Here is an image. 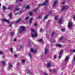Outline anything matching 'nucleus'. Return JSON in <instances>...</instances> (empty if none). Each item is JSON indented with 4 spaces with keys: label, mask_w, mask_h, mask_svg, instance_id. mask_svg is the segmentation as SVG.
<instances>
[{
    "label": "nucleus",
    "mask_w": 75,
    "mask_h": 75,
    "mask_svg": "<svg viewBox=\"0 0 75 75\" xmlns=\"http://www.w3.org/2000/svg\"><path fill=\"white\" fill-rule=\"evenodd\" d=\"M12 67H13V65L10 64V63H9L8 67L9 68H10Z\"/></svg>",
    "instance_id": "obj_20"
},
{
    "label": "nucleus",
    "mask_w": 75,
    "mask_h": 75,
    "mask_svg": "<svg viewBox=\"0 0 75 75\" xmlns=\"http://www.w3.org/2000/svg\"><path fill=\"white\" fill-rule=\"evenodd\" d=\"M25 62V60H23L22 61V62L23 63H24Z\"/></svg>",
    "instance_id": "obj_42"
},
{
    "label": "nucleus",
    "mask_w": 75,
    "mask_h": 75,
    "mask_svg": "<svg viewBox=\"0 0 75 75\" xmlns=\"http://www.w3.org/2000/svg\"><path fill=\"white\" fill-rule=\"evenodd\" d=\"M14 56H15V58H17V54H15Z\"/></svg>",
    "instance_id": "obj_49"
},
{
    "label": "nucleus",
    "mask_w": 75,
    "mask_h": 75,
    "mask_svg": "<svg viewBox=\"0 0 75 75\" xmlns=\"http://www.w3.org/2000/svg\"><path fill=\"white\" fill-rule=\"evenodd\" d=\"M2 58H4V56H3L2 57Z\"/></svg>",
    "instance_id": "obj_61"
},
{
    "label": "nucleus",
    "mask_w": 75,
    "mask_h": 75,
    "mask_svg": "<svg viewBox=\"0 0 75 75\" xmlns=\"http://www.w3.org/2000/svg\"><path fill=\"white\" fill-rule=\"evenodd\" d=\"M31 31L33 32L34 33H35V34H34L33 33H32L31 34V36L32 37H37L38 36L37 33V32H35V31L33 29H32L31 30Z\"/></svg>",
    "instance_id": "obj_1"
},
{
    "label": "nucleus",
    "mask_w": 75,
    "mask_h": 75,
    "mask_svg": "<svg viewBox=\"0 0 75 75\" xmlns=\"http://www.w3.org/2000/svg\"><path fill=\"white\" fill-rule=\"evenodd\" d=\"M19 13L20 14H22V11H20L19 12Z\"/></svg>",
    "instance_id": "obj_47"
},
{
    "label": "nucleus",
    "mask_w": 75,
    "mask_h": 75,
    "mask_svg": "<svg viewBox=\"0 0 75 75\" xmlns=\"http://www.w3.org/2000/svg\"><path fill=\"white\" fill-rule=\"evenodd\" d=\"M20 10V8H16L15 9V10L13 11H18Z\"/></svg>",
    "instance_id": "obj_18"
},
{
    "label": "nucleus",
    "mask_w": 75,
    "mask_h": 75,
    "mask_svg": "<svg viewBox=\"0 0 75 75\" xmlns=\"http://www.w3.org/2000/svg\"><path fill=\"white\" fill-rule=\"evenodd\" d=\"M12 13H10L9 14H8V16L10 17L11 19H12Z\"/></svg>",
    "instance_id": "obj_11"
},
{
    "label": "nucleus",
    "mask_w": 75,
    "mask_h": 75,
    "mask_svg": "<svg viewBox=\"0 0 75 75\" xmlns=\"http://www.w3.org/2000/svg\"><path fill=\"white\" fill-rule=\"evenodd\" d=\"M49 71H51V69H49Z\"/></svg>",
    "instance_id": "obj_63"
},
{
    "label": "nucleus",
    "mask_w": 75,
    "mask_h": 75,
    "mask_svg": "<svg viewBox=\"0 0 75 75\" xmlns=\"http://www.w3.org/2000/svg\"><path fill=\"white\" fill-rule=\"evenodd\" d=\"M47 2H48V0H46L45 1L44 3H43L42 4H39L38 5L39 7H40L41 6H45V5L47 3Z\"/></svg>",
    "instance_id": "obj_3"
},
{
    "label": "nucleus",
    "mask_w": 75,
    "mask_h": 75,
    "mask_svg": "<svg viewBox=\"0 0 75 75\" xmlns=\"http://www.w3.org/2000/svg\"><path fill=\"white\" fill-rule=\"evenodd\" d=\"M49 36H50V35H47L46 37V38H48L49 37Z\"/></svg>",
    "instance_id": "obj_48"
},
{
    "label": "nucleus",
    "mask_w": 75,
    "mask_h": 75,
    "mask_svg": "<svg viewBox=\"0 0 75 75\" xmlns=\"http://www.w3.org/2000/svg\"><path fill=\"white\" fill-rule=\"evenodd\" d=\"M57 56L56 55H54V59H56L57 58Z\"/></svg>",
    "instance_id": "obj_45"
},
{
    "label": "nucleus",
    "mask_w": 75,
    "mask_h": 75,
    "mask_svg": "<svg viewBox=\"0 0 75 75\" xmlns=\"http://www.w3.org/2000/svg\"><path fill=\"white\" fill-rule=\"evenodd\" d=\"M48 53V49H45V54H47Z\"/></svg>",
    "instance_id": "obj_13"
},
{
    "label": "nucleus",
    "mask_w": 75,
    "mask_h": 75,
    "mask_svg": "<svg viewBox=\"0 0 75 75\" xmlns=\"http://www.w3.org/2000/svg\"><path fill=\"white\" fill-rule=\"evenodd\" d=\"M42 15L41 16L40 15L39 16H38V18L39 19H41V18H42Z\"/></svg>",
    "instance_id": "obj_24"
},
{
    "label": "nucleus",
    "mask_w": 75,
    "mask_h": 75,
    "mask_svg": "<svg viewBox=\"0 0 75 75\" xmlns=\"http://www.w3.org/2000/svg\"><path fill=\"white\" fill-rule=\"evenodd\" d=\"M69 59L68 56L66 57L65 58V61H67Z\"/></svg>",
    "instance_id": "obj_19"
},
{
    "label": "nucleus",
    "mask_w": 75,
    "mask_h": 75,
    "mask_svg": "<svg viewBox=\"0 0 75 75\" xmlns=\"http://www.w3.org/2000/svg\"><path fill=\"white\" fill-rule=\"evenodd\" d=\"M18 0H16V3H18Z\"/></svg>",
    "instance_id": "obj_58"
},
{
    "label": "nucleus",
    "mask_w": 75,
    "mask_h": 75,
    "mask_svg": "<svg viewBox=\"0 0 75 75\" xmlns=\"http://www.w3.org/2000/svg\"><path fill=\"white\" fill-rule=\"evenodd\" d=\"M72 26V23L71 22L69 21L68 23V28H71Z\"/></svg>",
    "instance_id": "obj_5"
},
{
    "label": "nucleus",
    "mask_w": 75,
    "mask_h": 75,
    "mask_svg": "<svg viewBox=\"0 0 75 75\" xmlns=\"http://www.w3.org/2000/svg\"><path fill=\"white\" fill-rule=\"evenodd\" d=\"M54 33H55L54 32L52 33L51 35V36H53V35H54Z\"/></svg>",
    "instance_id": "obj_40"
},
{
    "label": "nucleus",
    "mask_w": 75,
    "mask_h": 75,
    "mask_svg": "<svg viewBox=\"0 0 75 75\" xmlns=\"http://www.w3.org/2000/svg\"><path fill=\"white\" fill-rule=\"evenodd\" d=\"M14 33L13 32H11L10 33V35H11V36H14Z\"/></svg>",
    "instance_id": "obj_17"
},
{
    "label": "nucleus",
    "mask_w": 75,
    "mask_h": 75,
    "mask_svg": "<svg viewBox=\"0 0 75 75\" xmlns=\"http://www.w3.org/2000/svg\"><path fill=\"white\" fill-rule=\"evenodd\" d=\"M20 6H21V5L20 4L16 5V7H20Z\"/></svg>",
    "instance_id": "obj_23"
},
{
    "label": "nucleus",
    "mask_w": 75,
    "mask_h": 75,
    "mask_svg": "<svg viewBox=\"0 0 75 75\" xmlns=\"http://www.w3.org/2000/svg\"><path fill=\"white\" fill-rule=\"evenodd\" d=\"M42 31V28H41V29H40V33H41Z\"/></svg>",
    "instance_id": "obj_36"
},
{
    "label": "nucleus",
    "mask_w": 75,
    "mask_h": 75,
    "mask_svg": "<svg viewBox=\"0 0 75 75\" xmlns=\"http://www.w3.org/2000/svg\"><path fill=\"white\" fill-rule=\"evenodd\" d=\"M28 8H29V5H27L25 8V10H27Z\"/></svg>",
    "instance_id": "obj_22"
},
{
    "label": "nucleus",
    "mask_w": 75,
    "mask_h": 75,
    "mask_svg": "<svg viewBox=\"0 0 75 75\" xmlns=\"http://www.w3.org/2000/svg\"><path fill=\"white\" fill-rule=\"evenodd\" d=\"M55 45L57 47H60V48H62V45L60 44H56Z\"/></svg>",
    "instance_id": "obj_7"
},
{
    "label": "nucleus",
    "mask_w": 75,
    "mask_h": 75,
    "mask_svg": "<svg viewBox=\"0 0 75 75\" xmlns=\"http://www.w3.org/2000/svg\"><path fill=\"white\" fill-rule=\"evenodd\" d=\"M61 31H62V32H65V29L64 28L62 29Z\"/></svg>",
    "instance_id": "obj_29"
},
{
    "label": "nucleus",
    "mask_w": 75,
    "mask_h": 75,
    "mask_svg": "<svg viewBox=\"0 0 75 75\" xmlns=\"http://www.w3.org/2000/svg\"><path fill=\"white\" fill-rule=\"evenodd\" d=\"M57 3V1H54V3L53 4V7H55V4Z\"/></svg>",
    "instance_id": "obj_14"
},
{
    "label": "nucleus",
    "mask_w": 75,
    "mask_h": 75,
    "mask_svg": "<svg viewBox=\"0 0 75 75\" xmlns=\"http://www.w3.org/2000/svg\"><path fill=\"white\" fill-rule=\"evenodd\" d=\"M29 57H30V58H31L32 56H31V53H29L28 54Z\"/></svg>",
    "instance_id": "obj_33"
},
{
    "label": "nucleus",
    "mask_w": 75,
    "mask_h": 75,
    "mask_svg": "<svg viewBox=\"0 0 75 75\" xmlns=\"http://www.w3.org/2000/svg\"><path fill=\"white\" fill-rule=\"evenodd\" d=\"M58 18V16H56L55 17H54V19L55 20H57V19Z\"/></svg>",
    "instance_id": "obj_31"
},
{
    "label": "nucleus",
    "mask_w": 75,
    "mask_h": 75,
    "mask_svg": "<svg viewBox=\"0 0 75 75\" xmlns=\"http://www.w3.org/2000/svg\"><path fill=\"white\" fill-rule=\"evenodd\" d=\"M13 23H11V24H10V25H9V27H11V25H12L13 24Z\"/></svg>",
    "instance_id": "obj_44"
},
{
    "label": "nucleus",
    "mask_w": 75,
    "mask_h": 75,
    "mask_svg": "<svg viewBox=\"0 0 75 75\" xmlns=\"http://www.w3.org/2000/svg\"><path fill=\"white\" fill-rule=\"evenodd\" d=\"M48 18V16L46 15L45 16V20H47Z\"/></svg>",
    "instance_id": "obj_21"
},
{
    "label": "nucleus",
    "mask_w": 75,
    "mask_h": 75,
    "mask_svg": "<svg viewBox=\"0 0 75 75\" xmlns=\"http://www.w3.org/2000/svg\"><path fill=\"white\" fill-rule=\"evenodd\" d=\"M30 42H31V40H29L28 41V45H30Z\"/></svg>",
    "instance_id": "obj_34"
},
{
    "label": "nucleus",
    "mask_w": 75,
    "mask_h": 75,
    "mask_svg": "<svg viewBox=\"0 0 75 75\" xmlns=\"http://www.w3.org/2000/svg\"><path fill=\"white\" fill-rule=\"evenodd\" d=\"M14 41H17V40H16V39H14Z\"/></svg>",
    "instance_id": "obj_54"
},
{
    "label": "nucleus",
    "mask_w": 75,
    "mask_h": 75,
    "mask_svg": "<svg viewBox=\"0 0 75 75\" xmlns=\"http://www.w3.org/2000/svg\"><path fill=\"white\" fill-rule=\"evenodd\" d=\"M19 1L21 2V1H23V0H19Z\"/></svg>",
    "instance_id": "obj_56"
},
{
    "label": "nucleus",
    "mask_w": 75,
    "mask_h": 75,
    "mask_svg": "<svg viewBox=\"0 0 75 75\" xmlns=\"http://www.w3.org/2000/svg\"><path fill=\"white\" fill-rule=\"evenodd\" d=\"M73 19H74V21H75V16H74V17H73Z\"/></svg>",
    "instance_id": "obj_50"
},
{
    "label": "nucleus",
    "mask_w": 75,
    "mask_h": 75,
    "mask_svg": "<svg viewBox=\"0 0 75 75\" xmlns=\"http://www.w3.org/2000/svg\"><path fill=\"white\" fill-rule=\"evenodd\" d=\"M10 50L12 53H13V49L12 48H10Z\"/></svg>",
    "instance_id": "obj_28"
},
{
    "label": "nucleus",
    "mask_w": 75,
    "mask_h": 75,
    "mask_svg": "<svg viewBox=\"0 0 75 75\" xmlns=\"http://www.w3.org/2000/svg\"><path fill=\"white\" fill-rule=\"evenodd\" d=\"M34 25L35 27H37V23H35Z\"/></svg>",
    "instance_id": "obj_39"
},
{
    "label": "nucleus",
    "mask_w": 75,
    "mask_h": 75,
    "mask_svg": "<svg viewBox=\"0 0 75 75\" xmlns=\"http://www.w3.org/2000/svg\"><path fill=\"white\" fill-rule=\"evenodd\" d=\"M33 52H34V53L35 54V53H37V50H34Z\"/></svg>",
    "instance_id": "obj_32"
},
{
    "label": "nucleus",
    "mask_w": 75,
    "mask_h": 75,
    "mask_svg": "<svg viewBox=\"0 0 75 75\" xmlns=\"http://www.w3.org/2000/svg\"><path fill=\"white\" fill-rule=\"evenodd\" d=\"M6 21V22H7V23H8V24H9L10 23V21L8 20H6L5 18L3 19H2V22H4V21Z\"/></svg>",
    "instance_id": "obj_6"
},
{
    "label": "nucleus",
    "mask_w": 75,
    "mask_h": 75,
    "mask_svg": "<svg viewBox=\"0 0 75 75\" xmlns=\"http://www.w3.org/2000/svg\"><path fill=\"white\" fill-rule=\"evenodd\" d=\"M34 50L33 48H31V51L32 52H33V51H34Z\"/></svg>",
    "instance_id": "obj_35"
},
{
    "label": "nucleus",
    "mask_w": 75,
    "mask_h": 75,
    "mask_svg": "<svg viewBox=\"0 0 75 75\" xmlns=\"http://www.w3.org/2000/svg\"><path fill=\"white\" fill-rule=\"evenodd\" d=\"M1 7V3H0V7Z\"/></svg>",
    "instance_id": "obj_62"
},
{
    "label": "nucleus",
    "mask_w": 75,
    "mask_h": 75,
    "mask_svg": "<svg viewBox=\"0 0 75 75\" xmlns=\"http://www.w3.org/2000/svg\"><path fill=\"white\" fill-rule=\"evenodd\" d=\"M33 18H31L29 21L30 23H29V25H31V24L32 23V21H33Z\"/></svg>",
    "instance_id": "obj_10"
},
{
    "label": "nucleus",
    "mask_w": 75,
    "mask_h": 75,
    "mask_svg": "<svg viewBox=\"0 0 75 75\" xmlns=\"http://www.w3.org/2000/svg\"><path fill=\"white\" fill-rule=\"evenodd\" d=\"M16 15H17V14H19V12H17L16 13Z\"/></svg>",
    "instance_id": "obj_53"
},
{
    "label": "nucleus",
    "mask_w": 75,
    "mask_h": 75,
    "mask_svg": "<svg viewBox=\"0 0 75 75\" xmlns=\"http://www.w3.org/2000/svg\"><path fill=\"white\" fill-rule=\"evenodd\" d=\"M38 41L39 42H42V41L43 42V43L44 42V41L42 40V39H39Z\"/></svg>",
    "instance_id": "obj_16"
},
{
    "label": "nucleus",
    "mask_w": 75,
    "mask_h": 75,
    "mask_svg": "<svg viewBox=\"0 0 75 75\" xmlns=\"http://www.w3.org/2000/svg\"><path fill=\"white\" fill-rule=\"evenodd\" d=\"M54 72H56V70H54Z\"/></svg>",
    "instance_id": "obj_60"
},
{
    "label": "nucleus",
    "mask_w": 75,
    "mask_h": 75,
    "mask_svg": "<svg viewBox=\"0 0 75 75\" xmlns=\"http://www.w3.org/2000/svg\"><path fill=\"white\" fill-rule=\"evenodd\" d=\"M49 46V44L47 45L46 46L47 47H48Z\"/></svg>",
    "instance_id": "obj_59"
},
{
    "label": "nucleus",
    "mask_w": 75,
    "mask_h": 75,
    "mask_svg": "<svg viewBox=\"0 0 75 75\" xmlns=\"http://www.w3.org/2000/svg\"><path fill=\"white\" fill-rule=\"evenodd\" d=\"M6 6H3V8H2L3 10H6Z\"/></svg>",
    "instance_id": "obj_26"
},
{
    "label": "nucleus",
    "mask_w": 75,
    "mask_h": 75,
    "mask_svg": "<svg viewBox=\"0 0 75 75\" xmlns=\"http://www.w3.org/2000/svg\"><path fill=\"white\" fill-rule=\"evenodd\" d=\"M3 54V52H2L1 51H0V55H1V54Z\"/></svg>",
    "instance_id": "obj_38"
},
{
    "label": "nucleus",
    "mask_w": 75,
    "mask_h": 75,
    "mask_svg": "<svg viewBox=\"0 0 75 75\" xmlns=\"http://www.w3.org/2000/svg\"><path fill=\"white\" fill-rule=\"evenodd\" d=\"M73 52H75V50H73Z\"/></svg>",
    "instance_id": "obj_55"
},
{
    "label": "nucleus",
    "mask_w": 75,
    "mask_h": 75,
    "mask_svg": "<svg viewBox=\"0 0 75 75\" xmlns=\"http://www.w3.org/2000/svg\"><path fill=\"white\" fill-rule=\"evenodd\" d=\"M63 39V38L62 37H61L60 38H59V40H62Z\"/></svg>",
    "instance_id": "obj_37"
},
{
    "label": "nucleus",
    "mask_w": 75,
    "mask_h": 75,
    "mask_svg": "<svg viewBox=\"0 0 75 75\" xmlns=\"http://www.w3.org/2000/svg\"><path fill=\"white\" fill-rule=\"evenodd\" d=\"M65 3V2L64 1L62 3V4H64Z\"/></svg>",
    "instance_id": "obj_51"
},
{
    "label": "nucleus",
    "mask_w": 75,
    "mask_h": 75,
    "mask_svg": "<svg viewBox=\"0 0 75 75\" xmlns=\"http://www.w3.org/2000/svg\"><path fill=\"white\" fill-rule=\"evenodd\" d=\"M65 6H63L62 7L61 10L62 11H64V10H65Z\"/></svg>",
    "instance_id": "obj_12"
},
{
    "label": "nucleus",
    "mask_w": 75,
    "mask_h": 75,
    "mask_svg": "<svg viewBox=\"0 0 75 75\" xmlns=\"http://www.w3.org/2000/svg\"><path fill=\"white\" fill-rule=\"evenodd\" d=\"M33 12H30L29 13V14L30 16H31L33 15Z\"/></svg>",
    "instance_id": "obj_15"
},
{
    "label": "nucleus",
    "mask_w": 75,
    "mask_h": 75,
    "mask_svg": "<svg viewBox=\"0 0 75 75\" xmlns=\"http://www.w3.org/2000/svg\"><path fill=\"white\" fill-rule=\"evenodd\" d=\"M63 52H64V50H61L59 53V58L60 59L61 58L62 55H63Z\"/></svg>",
    "instance_id": "obj_4"
},
{
    "label": "nucleus",
    "mask_w": 75,
    "mask_h": 75,
    "mask_svg": "<svg viewBox=\"0 0 75 75\" xmlns=\"http://www.w3.org/2000/svg\"><path fill=\"white\" fill-rule=\"evenodd\" d=\"M38 8H37V9H35V10H33V11H37L38 10Z\"/></svg>",
    "instance_id": "obj_41"
},
{
    "label": "nucleus",
    "mask_w": 75,
    "mask_h": 75,
    "mask_svg": "<svg viewBox=\"0 0 75 75\" xmlns=\"http://www.w3.org/2000/svg\"><path fill=\"white\" fill-rule=\"evenodd\" d=\"M25 7V5H24V6H23V7Z\"/></svg>",
    "instance_id": "obj_64"
},
{
    "label": "nucleus",
    "mask_w": 75,
    "mask_h": 75,
    "mask_svg": "<svg viewBox=\"0 0 75 75\" xmlns=\"http://www.w3.org/2000/svg\"><path fill=\"white\" fill-rule=\"evenodd\" d=\"M44 74L45 75H48V74H47V73H44Z\"/></svg>",
    "instance_id": "obj_52"
},
{
    "label": "nucleus",
    "mask_w": 75,
    "mask_h": 75,
    "mask_svg": "<svg viewBox=\"0 0 75 75\" xmlns=\"http://www.w3.org/2000/svg\"><path fill=\"white\" fill-rule=\"evenodd\" d=\"M21 18H20L18 20L16 21L15 22V24H18L21 21Z\"/></svg>",
    "instance_id": "obj_8"
},
{
    "label": "nucleus",
    "mask_w": 75,
    "mask_h": 75,
    "mask_svg": "<svg viewBox=\"0 0 75 75\" xmlns=\"http://www.w3.org/2000/svg\"><path fill=\"white\" fill-rule=\"evenodd\" d=\"M2 64L4 66L6 64V63H5V62H2Z\"/></svg>",
    "instance_id": "obj_30"
},
{
    "label": "nucleus",
    "mask_w": 75,
    "mask_h": 75,
    "mask_svg": "<svg viewBox=\"0 0 75 75\" xmlns=\"http://www.w3.org/2000/svg\"><path fill=\"white\" fill-rule=\"evenodd\" d=\"M74 61L75 62V56L74 59Z\"/></svg>",
    "instance_id": "obj_57"
},
{
    "label": "nucleus",
    "mask_w": 75,
    "mask_h": 75,
    "mask_svg": "<svg viewBox=\"0 0 75 75\" xmlns=\"http://www.w3.org/2000/svg\"><path fill=\"white\" fill-rule=\"evenodd\" d=\"M29 18L30 17L28 16L25 18V20L26 21L27 20H28V19H29Z\"/></svg>",
    "instance_id": "obj_27"
},
{
    "label": "nucleus",
    "mask_w": 75,
    "mask_h": 75,
    "mask_svg": "<svg viewBox=\"0 0 75 75\" xmlns=\"http://www.w3.org/2000/svg\"><path fill=\"white\" fill-rule=\"evenodd\" d=\"M62 18H60L59 19V22H58V23L59 24H60L62 22Z\"/></svg>",
    "instance_id": "obj_9"
},
{
    "label": "nucleus",
    "mask_w": 75,
    "mask_h": 75,
    "mask_svg": "<svg viewBox=\"0 0 75 75\" xmlns=\"http://www.w3.org/2000/svg\"><path fill=\"white\" fill-rule=\"evenodd\" d=\"M22 48H23V46L21 45L20 46V49H21Z\"/></svg>",
    "instance_id": "obj_46"
},
{
    "label": "nucleus",
    "mask_w": 75,
    "mask_h": 75,
    "mask_svg": "<svg viewBox=\"0 0 75 75\" xmlns=\"http://www.w3.org/2000/svg\"><path fill=\"white\" fill-rule=\"evenodd\" d=\"M8 9H9V10H11V6H9V7L8 8Z\"/></svg>",
    "instance_id": "obj_43"
},
{
    "label": "nucleus",
    "mask_w": 75,
    "mask_h": 75,
    "mask_svg": "<svg viewBox=\"0 0 75 75\" xmlns=\"http://www.w3.org/2000/svg\"><path fill=\"white\" fill-rule=\"evenodd\" d=\"M51 64H50V63H48L47 64V67H50V66H51Z\"/></svg>",
    "instance_id": "obj_25"
},
{
    "label": "nucleus",
    "mask_w": 75,
    "mask_h": 75,
    "mask_svg": "<svg viewBox=\"0 0 75 75\" xmlns=\"http://www.w3.org/2000/svg\"><path fill=\"white\" fill-rule=\"evenodd\" d=\"M20 28L22 30L21 31H20V30H18V31L19 32H20V34H21V32H22V31H24L25 30V27L24 26H20Z\"/></svg>",
    "instance_id": "obj_2"
}]
</instances>
